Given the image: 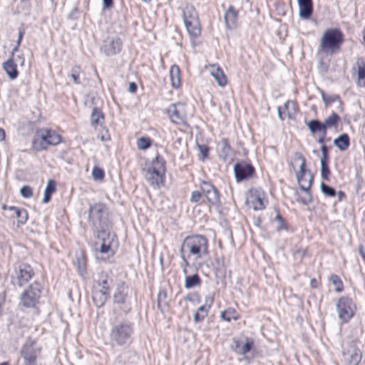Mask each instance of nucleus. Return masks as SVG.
<instances>
[{
	"label": "nucleus",
	"instance_id": "8fccbe9b",
	"mask_svg": "<svg viewBox=\"0 0 365 365\" xmlns=\"http://www.w3.org/2000/svg\"><path fill=\"white\" fill-rule=\"evenodd\" d=\"M275 220L277 222V231H281L282 230H286V227L284 225V220L283 218L281 217V215L279 214H277L276 217H275Z\"/></svg>",
	"mask_w": 365,
	"mask_h": 365
},
{
	"label": "nucleus",
	"instance_id": "20e7f679",
	"mask_svg": "<svg viewBox=\"0 0 365 365\" xmlns=\"http://www.w3.org/2000/svg\"><path fill=\"white\" fill-rule=\"evenodd\" d=\"M294 160L295 161H300V165H299V171L297 174V180L299 185V187L301 190L305 192V195L303 197H301L299 200L303 205H308L312 202V195L310 194V187L312 185V182L313 181L314 177L312 174L309 172V178L307 186H305L304 184H302V179L304 177L305 168H306V160L304 157L300 153H294Z\"/></svg>",
	"mask_w": 365,
	"mask_h": 365
},
{
	"label": "nucleus",
	"instance_id": "680f3d73",
	"mask_svg": "<svg viewBox=\"0 0 365 365\" xmlns=\"http://www.w3.org/2000/svg\"><path fill=\"white\" fill-rule=\"evenodd\" d=\"M128 91L132 93H135L137 91V85L134 82L130 83L128 86Z\"/></svg>",
	"mask_w": 365,
	"mask_h": 365
},
{
	"label": "nucleus",
	"instance_id": "6ab92c4d",
	"mask_svg": "<svg viewBox=\"0 0 365 365\" xmlns=\"http://www.w3.org/2000/svg\"><path fill=\"white\" fill-rule=\"evenodd\" d=\"M218 155L223 160L231 159L233 151L228 143L227 138H222L217 145Z\"/></svg>",
	"mask_w": 365,
	"mask_h": 365
},
{
	"label": "nucleus",
	"instance_id": "c03bdc74",
	"mask_svg": "<svg viewBox=\"0 0 365 365\" xmlns=\"http://www.w3.org/2000/svg\"><path fill=\"white\" fill-rule=\"evenodd\" d=\"M320 189L322 192L327 196L334 197L336 195V190L324 182H321Z\"/></svg>",
	"mask_w": 365,
	"mask_h": 365
},
{
	"label": "nucleus",
	"instance_id": "774afa93",
	"mask_svg": "<svg viewBox=\"0 0 365 365\" xmlns=\"http://www.w3.org/2000/svg\"><path fill=\"white\" fill-rule=\"evenodd\" d=\"M336 194L339 200H341L342 198L345 196L344 193L342 191H338Z\"/></svg>",
	"mask_w": 365,
	"mask_h": 365
},
{
	"label": "nucleus",
	"instance_id": "49530a36",
	"mask_svg": "<svg viewBox=\"0 0 365 365\" xmlns=\"http://www.w3.org/2000/svg\"><path fill=\"white\" fill-rule=\"evenodd\" d=\"M331 282L335 286V290L337 292H341L342 291V282L339 277L336 275H332L330 278Z\"/></svg>",
	"mask_w": 365,
	"mask_h": 365
},
{
	"label": "nucleus",
	"instance_id": "6e6d98bb",
	"mask_svg": "<svg viewBox=\"0 0 365 365\" xmlns=\"http://www.w3.org/2000/svg\"><path fill=\"white\" fill-rule=\"evenodd\" d=\"M322 150V158L321 160L328 161L329 155H328V148L325 145H322L321 147Z\"/></svg>",
	"mask_w": 365,
	"mask_h": 365
},
{
	"label": "nucleus",
	"instance_id": "9d476101",
	"mask_svg": "<svg viewBox=\"0 0 365 365\" xmlns=\"http://www.w3.org/2000/svg\"><path fill=\"white\" fill-rule=\"evenodd\" d=\"M336 309L339 318L344 322H347L354 314L356 307L352 300L348 297L339 298Z\"/></svg>",
	"mask_w": 365,
	"mask_h": 365
},
{
	"label": "nucleus",
	"instance_id": "ddd939ff",
	"mask_svg": "<svg viewBox=\"0 0 365 365\" xmlns=\"http://www.w3.org/2000/svg\"><path fill=\"white\" fill-rule=\"evenodd\" d=\"M113 302L119 306V308L127 313L130 310L128 288L124 284L118 287L113 295Z\"/></svg>",
	"mask_w": 365,
	"mask_h": 365
},
{
	"label": "nucleus",
	"instance_id": "79ce46f5",
	"mask_svg": "<svg viewBox=\"0 0 365 365\" xmlns=\"http://www.w3.org/2000/svg\"><path fill=\"white\" fill-rule=\"evenodd\" d=\"M339 120V115L333 113L331 115H330L328 118H327L324 120V122L323 123L325 125V127L327 128V127H331L337 124L338 121Z\"/></svg>",
	"mask_w": 365,
	"mask_h": 365
},
{
	"label": "nucleus",
	"instance_id": "7ed1b4c3",
	"mask_svg": "<svg viewBox=\"0 0 365 365\" xmlns=\"http://www.w3.org/2000/svg\"><path fill=\"white\" fill-rule=\"evenodd\" d=\"M133 333L132 323L121 322L112 326L110 331V339L112 344L123 346L130 342Z\"/></svg>",
	"mask_w": 365,
	"mask_h": 365
},
{
	"label": "nucleus",
	"instance_id": "5701e85b",
	"mask_svg": "<svg viewBox=\"0 0 365 365\" xmlns=\"http://www.w3.org/2000/svg\"><path fill=\"white\" fill-rule=\"evenodd\" d=\"M299 8V16L302 19H308L312 14V0H297Z\"/></svg>",
	"mask_w": 365,
	"mask_h": 365
},
{
	"label": "nucleus",
	"instance_id": "dca6fc26",
	"mask_svg": "<svg viewBox=\"0 0 365 365\" xmlns=\"http://www.w3.org/2000/svg\"><path fill=\"white\" fill-rule=\"evenodd\" d=\"M122 48V41L118 37L108 38L103 46L102 50L106 56H113L119 53Z\"/></svg>",
	"mask_w": 365,
	"mask_h": 365
},
{
	"label": "nucleus",
	"instance_id": "5fc2aeb1",
	"mask_svg": "<svg viewBox=\"0 0 365 365\" xmlns=\"http://www.w3.org/2000/svg\"><path fill=\"white\" fill-rule=\"evenodd\" d=\"M179 251H180V257H181V259H182V260L183 262V265L182 266L184 267H186V268L190 267V262L188 261V258L189 257H187V254L186 252H182L180 249Z\"/></svg>",
	"mask_w": 365,
	"mask_h": 365
},
{
	"label": "nucleus",
	"instance_id": "2eb2a0df",
	"mask_svg": "<svg viewBox=\"0 0 365 365\" xmlns=\"http://www.w3.org/2000/svg\"><path fill=\"white\" fill-rule=\"evenodd\" d=\"M234 172L237 181L240 182L252 177L255 173V168L251 164L240 162L235 165Z\"/></svg>",
	"mask_w": 365,
	"mask_h": 365
},
{
	"label": "nucleus",
	"instance_id": "a878e982",
	"mask_svg": "<svg viewBox=\"0 0 365 365\" xmlns=\"http://www.w3.org/2000/svg\"><path fill=\"white\" fill-rule=\"evenodd\" d=\"M3 68L6 74L11 79H15L19 74V72L16 68V65L14 63V56H11V57L4 63Z\"/></svg>",
	"mask_w": 365,
	"mask_h": 365
},
{
	"label": "nucleus",
	"instance_id": "2f4dec72",
	"mask_svg": "<svg viewBox=\"0 0 365 365\" xmlns=\"http://www.w3.org/2000/svg\"><path fill=\"white\" fill-rule=\"evenodd\" d=\"M334 145L341 151L346 150L349 146V138L346 133L340 135L334 140Z\"/></svg>",
	"mask_w": 365,
	"mask_h": 365
},
{
	"label": "nucleus",
	"instance_id": "c9c22d12",
	"mask_svg": "<svg viewBox=\"0 0 365 365\" xmlns=\"http://www.w3.org/2000/svg\"><path fill=\"white\" fill-rule=\"evenodd\" d=\"M220 317L222 319L226 321V322H230L231 319L237 320L238 319V317L236 314V312L232 308H229L220 313Z\"/></svg>",
	"mask_w": 365,
	"mask_h": 365
},
{
	"label": "nucleus",
	"instance_id": "bf43d9fd",
	"mask_svg": "<svg viewBox=\"0 0 365 365\" xmlns=\"http://www.w3.org/2000/svg\"><path fill=\"white\" fill-rule=\"evenodd\" d=\"M166 297V292L165 291H160L158 295V304H159L162 300L165 299Z\"/></svg>",
	"mask_w": 365,
	"mask_h": 365
},
{
	"label": "nucleus",
	"instance_id": "3c124183",
	"mask_svg": "<svg viewBox=\"0 0 365 365\" xmlns=\"http://www.w3.org/2000/svg\"><path fill=\"white\" fill-rule=\"evenodd\" d=\"M202 195V192L198 190L192 191L190 199V202L192 203H197L200 201Z\"/></svg>",
	"mask_w": 365,
	"mask_h": 365
},
{
	"label": "nucleus",
	"instance_id": "e433bc0d",
	"mask_svg": "<svg viewBox=\"0 0 365 365\" xmlns=\"http://www.w3.org/2000/svg\"><path fill=\"white\" fill-rule=\"evenodd\" d=\"M253 344L254 343L252 340L247 339L246 343L243 344L242 346H240V345H237L236 351L240 354L245 355L251 350V349L253 346Z\"/></svg>",
	"mask_w": 365,
	"mask_h": 365
},
{
	"label": "nucleus",
	"instance_id": "de8ad7c7",
	"mask_svg": "<svg viewBox=\"0 0 365 365\" xmlns=\"http://www.w3.org/2000/svg\"><path fill=\"white\" fill-rule=\"evenodd\" d=\"M20 193L23 197L29 198L32 196L33 191L29 186L24 185L21 188Z\"/></svg>",
	"mask_w": 365,
	"mask_h": 365
},
{
	"label": "nucleus",
	"instance_id": "b1692460",
	"mask_svg": "<svg viewBox=\"0 0 365 365\" xmlns=\"http://www.w3.org/2000/svg\"><path fill=\"white\" fill-rule=\"evenodd\" d=\"M345 360L349 365H358L361 360L360 350L353 348L348 353L343 352Z\"/></svg>",
	"mask_w": 365,
	"mask_h": 365
},
{
	"label": "nucleus",
	"instance_id": "69168bd1",
	"mask_svg": "<svg viewBox=\"0 0 365 365\" xmlns=\"http://www.w3.org/2000/svg\"><path fill=\"white\" fill-rule=\"evenodd\" d=\"M310 286L312 287V288H316L318 286V282L317 279H311L310 281Z\"/></svg>",
	"mask_w": 365,
	"mask_h": 365
},
{
	"label": "nucleus",
	"instance_id": "37998d69",
	"mask_svg": "<svg viewBox=\"0 0 365 365\" xmlns=\"http://www.w3.org/2000/svg\"><path fill=\"white\" fill-rule=\"evenodd\" d=\"M151 145V140L149 138L141 137L137 142V147L139 150H145Z\"/></svg>",
	"mask_w": 365,
	"mask_h": 365
},
{
	"label": "nucleus",
	"instance_id": "aec40b11",
	"mask_svg": "<svg viewBox=\"0 0 365 365\" xmlns=\"http://www.w3.org/2000/svg\"><path fill=\"white\" fill-rule=\"evenodd\" d=\"M238 11L233 6H230L224 15L225 26L229 29H233L237 24Z\"/></svg>",
	"mask_w": 365,
	"mask_h": 365
},
{
	"label": "nucleus",
	"instance_id": "58836bf2",
	"mask_svg": "<svg viewBox=\"0 0 365 365\" xmlns=\"http://www.w3.org/2000/svg\"><path fill=\"white\" fill-rule=\"evenodd\" d=\"M81 72V69L79 66H74L71 68V73L69 76L72 78L73 83H81V81L79 80Z\"/></svg>",
	"mask_w": 365,
	"mask_h": 365
},
{
	"label": "nucleus",
	"instance_id": "f03ea898",
	"mask_svg": "<svg viewBox=\"0 0 365 365\" xmlns=\"http://www.w3.org/2000/svg\"><path fill=\"white\" fill-rule=\"evenodd\" d=\"M344 42V34L339 29H327L321 38L320 49L327 54L332 55L340 49Z\"/></svg>",
	"mask_w": 365,
	"mask_h": 365
},
{
	"label": "nucleus",
	"instance_id": "09e8293b",
	"mask_svg": "<svg viewBox=\"0 0 365 365\" xmlns=\"http://www.w3.org/2000/svg\"><path fill=\"white\" fill-rule=\"evenodd\" d=\"M93 177L95 180H102L104 178V172L101 168L95 167L92 171Z\"/></svg>",
	"mask_w": 365,
	"mask_h": 365
},
{
	"label": "nucleus",
	"instance_id": "bb28decb",
	"mask_svg": "<svg viewBox=\"0 0 365 365\" xmlns=\"http://www.w3.org/2000/svg\"><path fill=\"white\" fill-rule=\"evenodd\" d=\"M356 66L357 69V85L365 87V59L358 58Z\"/></svg>",
	"mask_w": 365,
	"mask_h": 365
},
{
	"label": "nucleus",
	"instance_id": "a18cd8bd",
	"mask_svg": "<svg viewBox=\"0 0 365 365\" xmlns=\"http://www.w3.org/2000/svg\"><path fill=\"white\" fill-rule=\"evenodd\" d=\"M98 245L101 253L106 254L108 256H112L114 255L115 249L112 247L110 245L106 246L105 245V242H100Z\"/></svg>",
	"mask_w": 365,
	"mask_h": 365
},
{
	"label": "nucleus",
	"instance_id": "a211bd4d",
	"mask_svg": "<svg viewBox=\"0 0 365 365\" xmlns=\"http://www.w3.org/2000/svg\"><path fill=\"white\" fill-rule=\"evenodd\" d=\"M100 242H105V245H110L115 249H116L118 245L115 235L106 232L105 230L101 231L98 235V241L96 242V250H98V246Z\"/></svg>",
	"mask_w": 365,
	"mask_h": 365
},
{
	"label": "nucleus",
	"instance_id": "0eeeda50",
	"mask_svg": "<svg viewBox=\"0 0 365 365\" xmlns=\"http://www.w3.org/2000/svg\"><path fill=\"white\" fill-rule=\"evenodd\" d=\"M61 142V136L56 132L46 130H38L33 141L34 148L38 150L46 148V145H56Z\"/></svg>",
	"mask_w": 365,
	"mask_h": 365
},
{
	"label": "nucleus",
	"instance_id": "f704fd0d",
	"mask_svg": "<svg viewBox=\"0 0 365 365\" xmlns=\"http://www.w3.org/2000/svg\"><path fill=\"white\" fill-rule=\"evenodd\" d=\"M214 301V297L212 295L207 296L205 299V303L197 309V312L200 313L204 317L207 315L208 311L211 307Z\"/></svg>",
	"mask_w": 365,
	"mask_h": 365
},
{
	"label": "nucleus",
	"instance_id": "4468645a",
	"mask_svg": "<svg viewBox=\"0 0 365 365\" xmlns=\"http://www.w3.org/2000/svg\"><path fill=\"white\" fill-rule=\"evenodd\" d=\"M106 207L101 203H96L89 207L88 217L94 226L102 227L105 224L103 215Z\"/></svg>",
	"mask_w": 365,
	"mask_h": 365
},
{
	"label": "nucleus",
	"instance_id": "4d7b16f0",
	"mask_svg": "<svg viewBox=\"0 0 365 365\" xmlns=\"http://www.w3.org/2000/svg\"><path fill=\"white\" fill-rule=\"evenodd\" d=\"M322 98L323 100V101L327 103H329V102H334L335 101L336 99L339 98V96H334L333 98H327L326 96L324 95V92H322Z\"/></svg>",
	"mask_w": 365,
	"mask_h": 365
},
{
	"label": "nucleus",
	"instance_id": "1a4fd4ad",
	"mask_svg": "<svg viewBox=\"0 0 365 365\" xmlns=\"http://www.w3.org/2000/svg\"><path fill=\"white\" fill-rule=\"evenodd\" d=\"M41 294V286L35 282L21 294L20 304L24 307L33 308L38 302Z\"/></svg>",
	"mask_w": 365,
	"mask_h": 365
},
{
	"label": "nucleus",
	"instance_id": "72a5a7b5",
	"mask_svg": "<svg viewBox=\"0 0 365 365\" xmlns=\"http://www.w3.org/2000/svg\"><path fill=\"white\" fill-rule=\"evenodd\" d=\"M56 191V183L54 180H49L44 191L43 202L47 203L51 200V195Z\"/></svg>",
	"mask_w": 365,
	"mask_h": 365
},
{
	"label": "nucleus",
	"instance_id": "473e14b6",
	"mask_svg": "<svg viewBox=\"0 0 365 365\" xmlns=\"http://www.w3.org/2000/svg\"><path fill=\"white\" fill-rule=\"evenodd\" d=\"M201 284V279L197 274L191 276H186L185 279V288L191 289L195 287H198Z\"/></svg>",
	"mask_w": 365,
	"mask_h": 365
},
{
	"label": "nucleus",
	"instance_id": "ea45409f",
	"mask_svg": "<svg viewBox=\"0 0 365 365\" xmlns=\"http://www.w3.org/2000/svg\"><path fill=\"white\" fill-rule=\"evenodd\" d=\"M145 178L149 182L150 185L153 186L154 187L158 188L160 185L163 183V178H157V176L153 175L149 173H145Z\"/></svg>",
	"mask_w": 365,
	"mask_h": 365
},
{
	"label": "nucleus",
	"instance_id": "423d86ee",
	"mask_svg": "<svg viewBox=\"0 0 365 365\" xmlns=\"http://www.w3.org/2000/svg\"><path fill=\"white\" fill-rule=\"evenodd\" d=\"M41 349L36 341L28 337L23 344L20 354L24 360V365H36V359L41 354Z\"/></svg>",
	"mask_w": 365,
	"mask_h": 365
},
{
	"label": "nucleus",
	"instance_id": "052dcab7",
	"mask_svg": "<svg viewBox=\"0 0 365 365\" xmlns=\"http://www.w3.org/2000/svg\"><path fill=\"white\" fill-rule=\"evenodd\" d=\"M205 317H204L203 315H202L199 312H196L194 316H193V320L195 322H200L202 321V319H204Z\"/></svg>",
	"mask_w": 365,
	"mask_h": 365
},
{
	"label": "nucleus",
	"instance_id": "c756f323",
	"mask_svg": "<svg viewBox=\"0 0 365 365\" xmlns=\"http://www.w3.org/2000/svg\"><path fill=\"white\" fill-rule=\"evenodd\" d=\"M103 121L104 115L102 111L96 107L93 108L91 115V125L96 128L98 125H101Z\"/></svg>",
	"mask_w": 365,
	"mask_h": 365
},
{
	"label": "nucleus",
	"instance_id": "338daca9",
	"mask_svg": "<svg viewBox=\"0 0 365 365\" xmlns=\"http://www.w3.org/2000/svg\"><path fill=\"white\" fill-rule=\"evenodd\" d=\"M289 106H292V107H294V103L292 101H287L285 103H284V108L288 110Z\"/></svg>",
	"mask_w": 365,
	"mask_h": 365
},
{
	"label": "nucleus",
	"instance_id": "f3484780",
	"mask_svg": "<svg viewBox=\"0 0 365 365\" xmlns=\"http://www.w3.org/2000/svg\"><path fill=\"white\" fill-rule=\"evenodd\" d=\"M110 292L107 289H101L99 287H92V299L97 307H103L109 297Z\"/></svg>",
	"mask_w": 365,
	"mask_h": 365
},
{
	"label": "nucleus",
	"instance_id": "9b49d317",
	"mask_svg": "<svg viewBox=\"0 0 365 365\" xmlns=\"http://www.w3.org/2000/svg\"><path fill=\"white\" fill-rule=\"evenodd\" d=\"M185 107V104L178 103L171 104L166 108L165 112L172 123L178 125H183L186 123Z\"/></svg>",
	"mask_w": 365,
	"mask_h": 365
},
{
	"label": "nucleus",
	"instance_id": "39448f33",
	"mask_svg": "<svg viewBox=\"0 0 365 365\" xmlns=\"http://www.w3.org/2000/svg\"><path fill=\"white\" fill-rule=\"evenodd\" d=\"M182 16L187 31L191 38L200 36L201 28L195 9L192 6H186L182 11Z\"/></svg>",
	"mask_w": 365,
	"mask_h": 365
},
{
	"label": "nucleus",
	"instance_id": "4c0bfd02",
	"mask_svg": "<svg viewBox=\"0 0 365 365\" xmlns=\"http://www.w3.org/2000/svg\"><path fill=\"white\" fill-rule=\"evenodd\" d=\"M76 264L77 265L78 272L81 276L86 273V260L83 255H81L77 257Z\"/></svg>",
	"mask_w": 365,
	"mask_h": 365
},
{
	"label": "nucleus",
	"instance_id": "6e6552de",
	"mask_svg": "<svg viewBox=\"0 0 365 365\" xmlns=\"http://www.w3.org/2000/svg\"><path fill=\"white\" fill-rule=\"evenodd\" d=\"M34 272L32 267L26 263H21L15 268L11 276V282L14 287H22L26 284L34 277Z\"/></svg>",
	"mask_w": 365,
	"mask_h": 365
},
{
	"label": "nucleus",
	"instance_id": "e2e57ef3",
	"mask_svg": "<svg viewBox=\"0 0 365 365\" xmlns=\"http://www.w3.org/2000/svg\"><path fill=\"white\" fill-rule=\"evenodd\" d=\"M103 8L110 9L113 6V0H103Z\"/></svg>",
	"mask_w": 365,
	"mask_h": 365
},
{
	"label": "nucleus",
	"instance_id": "c85d7f7f",
	"mask_svg": "<svg viewBox=\"0 0 365 365\" xmlns=\"http://www.w3.org/2000/svg\"><path fill=\"white\" fill-rule=\"evenodd\" d=\"M8 210L13 212L14 215L11 217H15L18 219V222L21 225L26 223L28 219V212L24 209H19L14 206H10Z\"/></svg>",
	"mask_w": 365,
	"mask_h": 365
},
{
	"label": "nucleus",
	"instance_id": "603ef678",
	"mask_svg": "<svg viewBox=\"0 0 365 365\" xmlns=\"http://www.w3.org/2000/svg\"><path fill=\"white\" fill-rule=\"evenodd\" d=\"M197 148L201 155L202 160L207 156L209 148L205 145H198Z\"/></svg>",
	"mask_w": 365,
	"mask_h": 365
},
{
	"label": "nucleus",
	"instance_id": "f257e3e1",
	"mask_svg": "<svg viewBox=\"0 0 365 365\" xmlns=\"http://www.w3.org/2000/svg\"><path fill=\"white\" fill-rule=\"evenodd\" d=\"M180 249L182 252H186L188 257H193L195 260L202 258L209 254L208 241L205 236L200 235L186 237Z\"/></svg>",
	"mask_w": 365,
	"mask_h": 365
},
{
	"label": "nucleus",
	"instance_id": "412c9836",
	"mask_svg": "<svg viewBox=\"0 0 365 365\" xmlns=\"http://www.w3.org/2000/svg\"><path fill=\"white\" fill-rule=\"evenodd\" d=\"M165 160L162 157H160L158 155L155 157V160L153 164V167L148 168L146 170L147 173L151 174L153 175L157 176V178H163L161 175V171L163 173L165 172Z\"/></svg>",
	"mask_w": 365,
	"mask_h": 365
},
{
	"label": "nucleus",
	"instance_id": "393cba45",
	"mask_svg": "<svg viewBox=\"0 0 365 365\" xmlns=\"http://www.w3.org/2000/svg\"><path fill=\"white\" fill-rule=\"evenodd\" d=\"M112 284V279L109 276L102 272L98 275V279L95 281L93 287H99L101 289H107L110 292V286Z\"/></svg>",
	"mask_w": 365,
	"mask_h": 365
},
{
	"label": "nucleus",
	"instance_id": "7c9ffc66",
	"mask_svg": "<svg viewBox=\"0 0 365 365\" xmlns=\"http://www.w3.org/2000/svg\"><path fill=\"white\" fill-rule=\"evenodd\" d=\"M308 128L312 133H320L327 135V128L325 125L319 120H312L308 123Z\"/></svg>",
	"mask_w": 365,
	"mask_h": 365
},
{
	"label": "nucleus",
	"instance_id": "cd10ccee",
	"mask_svg": "<svg viewBox=\"0 0 365 365\" xmlns=\"http://www.w3.org/2000/svg\"><path fill=\"white\" fill-rule=\"evenodd\" d=\"M170 79L173 88H178L180 86V72L177 65H173L170 68Z\"/></svg>",
	"mask_w": 365,
	"mask_h": 365
},
{
	"label": "nucleus",
	"instance_id": "0e129e2a",
	"mask_svg": "<svg viewBox=\"0 0 365 365\" xmlns=\"http://www.w3.org/2000/svg\"><path fill=\"white\" fill-rule=\"evenodd\" d=\"M21 42V41H20L19 39H18V40H17V41H16V46L13 48L12 52H11L12 56H14V53H15V52H16V51H18V49H19V46H20Z\"/></svg>",
	"mask_w": 365,
	"mask_h": 365
},
{
	"label": "nucleus",
	"instance_id": "f8f14e48",
	"mask_svg": "<svg viewBox=\"0 0 365 365\" xmlns=\"http://www.w3.org/2000/svg\"><path fill=\"white\" fill-rule=\"evenodd\" d=\"M200 187L203 196L210 205L216 207L220 205L219 191L210 182L202 181Z\"/></svg>",
	"mask_w": 365,
	"mask_h": 365
},
{
	"label": "nucleus",
	"instance_id": "a19ab883",
	"mask_svg": "<svg viewBox=\"0 0 365 365\" xmlns=\"http://www.w3.org/2000/svg\"><path fill=\"white\" fill-rule=\"evenodd\" d=\"M320 171L322 178L325 180H328L330 175L328 161L320 160Z\"/></svg>",
	"mask_w": 365,
	"mask_h": 365
},
{
	"label": "nucleus",
	"instance_id": "13d9d810",
	"mask_svg": "<svg viewBox=\"0 0 365 365\" xmlns=\"http://www.w3.org/2000/svg\"><path fill=\"white\" fill-rule=\"evenodd\" d=\"M78 11L77 8L73 9L68 14V19H76L78 18Z\"/></svg>",
	"mask_w": 365,
	"mask_h": 365
},
{
	"label": "nucleus",
	"instance_id": "864d4df0",
	"mask_svg": "<svg viewBox=\"0 0 365 365\" xmlns=\"http://www.w3.org/2000/svg\"><path fill=\"white\" fill-rule=\"evenodd\" d=\"M264 205L262 199L257 197L254 203L253 208L255 210H261L264 208Z\"/></svg>",
	"mask_w": 365,
	"mask_h": 365
},
{
	"label": "nucleus",
	"instance_id": "4be33fe9",
	"mask_svg": "<svg viewBox=\"0 0 365 365\" xmlns=\"http://www.w3.org/2000/svg\"><path fill=\"white\" fill-rule=\"evenodd\" d=\"M210 73L220 86L223 87L227 84V78L220 66L211 65Z\"/></svg>",
	"mask_w": 365,
	"mask_h": 365
}]
</instances>
